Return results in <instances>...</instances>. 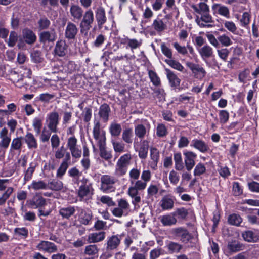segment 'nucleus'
Masks as SVG:
<instances>
[{
    "instance_id": "53",
    "label": "nucleus",
    "mask_w": 259,
    "mask_h": 259,
    "mask_svg": "<svg viewBox=\"0 0 259 259\" xmlns=\"http://www.w3.org/2000/svg\"><path fill=\"white\" fill-rule=\"evenodd\" d=\"M218 40L219 42L224 47H229L233 44L230 37L225 34L220 35L218 37Z\"/></svg>"
},
{
    "instance_id": "40",
    "label": "nucleus",
    "mask_w": 259,
    "mask_h": 259,
    "mask_svg": "<svg viewBox=\"0 0 259 259\" xmlns=\"http://www.w3.org/2000/svg\"><path fill=\"white\" fill-rule=\"evenodd\" d=\"M93 136L94 139L97 141L99 147L105 146L106 138L104 131L94 134Z\"/></svg>"
},
{
    "instance_id": "7",
    "label": "nucleus",
    "mask_w": 259,
    "mask_h": 259,
    "mask_svg": "<svg viewBox=\"0 0 259 259\" xmlns=\"http://www.w3.org/2000/svg\"><path fill=\"white\" fill-rule=\"evenodd\" d=\"M67 146L73 158L79 159L81 157L82 151L79 146L77 145V140L74 136H72L68 139Z\"/></svg>"
},
{
    "instance_id": "29",
    "label": "nucleus",
    "mask_w": 259,
    "mask_h": 259,
    "mask_svg": "<svg viewBox=\"0 0 259 259\" xmlns=\"http://www.w3.org/2000/svg\"><path fill=\"white\" fill-rule=\"evenodd\" d=\"M23 36L25 41L28 44L34 43L36 39V36L33 31L28 29L23 30Z\"/></svg>"
},
{
    "instance_id": "23",
    "label": "nucleus",
    "mask_w": 259,
    "mask_h": 259,
    "mask_svg": "<svg viewBox=\"0 0 259 259\" xmlns=\"http://www.w3.org/2000/svg\"><path fill=\"white\" fill-rule=\"evenodd\" d=\"M75 212V207L73 206L61 207L59 210V213L62 218L67 219H69L70 217L73 215Z\"/></svg>"
},
{
    "instance_id": "55",
    "label": "nucleus",
    "mask_w": 259,
    "mask_h": 259,
    "mask_svg": "<svg viewBox=\"0 0 259 259\" xmlns=\"http://www.w3.org/2000/svg\"><path fill=\"white\" fill-rule=\"evenodd\" d=\"M165 62L167 64H168L171 67L179 71L182 72L184 69V67H183V66L177 61L172 59H168L166 60Z\"/></svg>"
},
{
    "instance_id": "16",
    "label": "nucleus",
    "mask_w": 259,
    "mask_h": 259,
    "mask_svg": "<svg viewBox=\"0 0 259 259\" xmlns=\"http://www.w3.org/2000/svg\"><path fill=\"white\" fill-rule=\"evenodd\" d=\"M0 148L6 149L8 148L10 141V136H8V131L4 127L0 132Z\"/></svg>"
},
{
    "instance_id": "15",
    "label": "nucleus",
    "mask_w": 259,
    "mask_h": 259,
    "mask_svg": "<svg viewBox=\"0 0 259 259\" xmlns=\"http://www.w3.org/2000/svg\"><path fill=\"white\" fill-rule=\"evenodd\" d=\"M160 206L163 210H169L174 206V198L170 195L163 197L160 202Z\"/></svg>"
},
{
    "instance_id": "26",
    "label": "nucleus",
    "mask_w": 259,
    "mask_h": 259,
    "mask_svg": "<svg viewBox=\"0 0 259 259\" xmlns=\"http://www.w3.org/2000/svg\"><path fill=\"white\" fill-rule=\"evenodd\" d=\"M201 17L200 19H197L196 22L197 24L201 27H209L211 26L210 24H205L203 22L208 23L212 22V18L209 15V12L201 14Z\"/></svg>"
},
{
    "instance_id": "17",
    "label": "nucleus",
    "mask_w": 259,
    "mask_h": 259,
    "mask_svg": "<svg viewBox=\"0 0 259 259\" xmlns=\"http://www.w3.org/2000/svg\"><path fill=\"white\" fill-rule=\"evenodd\" d=\"M93 215L91 210L81 209L78 216L79 222L84 225L90 224Z\"/></svg>"
},
{
    "instance_id": "19",
    "label": "nucleus",
    "mask_w": 259,
    "mask_h": 259,
    "mask_svg": "<svg viewBox=\"0 0 259 259\" xmlns=\"http://www.w3.org/2000/svg\"><path fill=\"white\" fill-rule=\"evenodd\" d=\"M191 146L202 153H206L209 149V146L204 141L197 139L192 141Z\"/></svg>"
},
{
    "instance_id": "31",
    "label": "nucleus",
    "mask_w": 259,
    "mask_h": 259,
    "mask_svg": "<svg viewBox=\"0 0 259 259\" xmlns=\"http://www.w3.org/2000/svg\"><path fill=\"white\" fill-rule=\"evenodd\" d=\"M149 133V130L142 124H139L135 127V134L141 139L144 138Z\"/></svg>"
},
{
    "instance_id": "36",
    "label": "nucleus",
    "mask_w": 259,
    "mask_h": 259,
    "mask_svg": "<svg viewBox=\"0 0 259 259\" xmlns=\"http://www.w3.org/2000/svg\"><path fill=\"white\" fill-rule=\"evenodd\" d=\"M122 131L120 124L116 122H112L109 126V132L112 136L118 137Z\"/></svg>"
},
{
    "instance_id": "11",
    "label": "nucleus",
    "mask_w": 259,
    "mask_h": 259,
    "mask_svg": "<svg viewBox=\"0 0 259 259\" xmlns=\"http://www.w3.org/2000/svg\"><path fill=\"white\" fill-rule=\"evenodd\" d=\"M36 247L38 250L48 253L55 252L58 250L57 246L54 243L48 241H40Z\"/></svg>"
},
{
    "instance_id": "52",
    "label": "nucleus",
    "mask_w": 259,
    "mask_h": 259,
    "mask_svg": "<svg viewBox=\"0 0 259 259\" xmlns=\"http://www.w3.org/2000/svg\"><path fill=\"white\" fill-rule=\"evenodd\" d=\"M228 221L229 223L232 225L238 226L242 221L241 217L237 214H232L228 217Z\"/></svg>"
},
{
    "instance_id": "18",
    "label": "nucleus",
    "mask_w": 259,
    "mask_h": 259,
    "mask_svg": "<svg viewBox=\"0 0 259 259\" xmlns=\"http://www.w3.org/2000/svg\"><path fill=\"white\" fill-rule=\"evenodd\" d=\"M159 220L164 226H170L177 223V220L172 212L160 217Z\"/></svg>"
},
{
    "instance_id": "14",
    "label": "nucleus",
    "mask_w": 259,
    "mask_h": 259,
    "mask_svg": "<svg viewBox=\"0 0 259 259\" xmlns=\"http://www.w3.org/2000/svg\"><path fill=\"white\" fill-rule=\"evenodd\" d=\"M78 32L77 26L74 23L69 22L67 23L65 30V36L68 39H73Z\"/></svg>"
},
{
    "instance_id": "41",
    "label": "nucleus",
    "mask_w": 259,
    "mask_h": 259,
    "mask_svg": "<svg viewBox=\"0 0 259 259\" xmlns=\"http://www.w3.org/2000/svg\"><path fill=\"white\" fill-rule=\"evenodd\" d=\"M71 16L77 20H80L82 16L83 11L81 8L77 6H72L70 8Z\"/></svg>"
},
{
    "instance_id": "44",
    "label": "nucleus",
    "mask_w": 259,
    "mask_h": 259,
    "mask_svg": "<svg viewBox=\"0 0 259 259\" xmlns=\"http://www.w3.org/2000/svg\"><path fill=\"white\" fill-rule=\"evenodd\" d=\"M152 26L154 29L158 32H161L166 28V24L159 18H157L154 20Z\"/></svg>"
},
{
    "instance_id": "50",
    "label": "nucleus",
    "mask_w": 259,
    "mask_h": 259,
    "mask_svg": "<svg viewBox=\"0 0 259 259\" xmlns=\"http://www.w3.org/2000/svg\"><path fill=\"white\" fill-rule=\"evenodd\" d=\"M243 239L247 242H256L257 236L251 231H247L242 233Z\"/></svg>"
},
{
    "instance_id": "2",
    "label": "nucleus",
    "mask_w": 259,
    "mask_h": 259,
    "mask_svg": "<svg viewBox=\"0 0 259 259\" xmlns=\"http://www.w3.org/2000/svg\"><path fill=\"white\" fill-rule=\"evenodd\" d=\"M147 183L142 180H137L134 182L127 191V193L133 199L132 203L136 205L141 201V197L139 196V191L144 190L147 186Z\"/></svg>"
},
{
    "instance_id": "30",
    "label": "nucleus",
    "mask_w": 259,
    "mask_h": 259,
    "mask_svg": "<svg viewBox=\"0 0 259 259\" xmlns=\"http://www.w3.org/2000/svg\"><path fill=\"white\" fill-rule=\"evenodd\" d=\"M23 137H19L14 138L11 142L10 150L12 151H21L23 145Z\"/></svg>"
},
{
    "instance_id": "56",
    "label": "nucleus",
    "mask_w": 259,
    "mask_h": 259,
    "mask_svg": "<svg viewBox=\"0 0 259 259\" xmlns=\"http://www.w3.org/2000/svg\"><path fill=\"white\" fill-rule=\"evenodd\" d=\"M140 176V170L137 168H133L129 172L130 181L132 184L134 182L139 179Z\"/></svg>"
},
{
    "instance_id": "13",
    "label": "nucleus",
    "mask_w": 259,
    "mask_h": 259,
    "mask_svg": "<svg viewBox=\"0 0 259 259\" xmlns=\"http://www.w3.org/2000/svg\"><path fill=\"white\" fill-rule=\"evenodd\" d=\"M95 18L99 29L102 28L107 21L105 10L102 7L98 8L95 12Z\"/></svg>"
},
{
    "instance_id": "12",
    "label": "nucleus",
    "mask_w": 259,
    "mask_h": 259,
    "mask_svg": "<svg viewBox=\"0 0 259 259\" xmlns=\"http://www.w3.org/2000/svg\"><path fill=\"white\" fill-rule=\"evenodd\" d=\"M27 204L31 208H40L46 205V200L40 195L37 194L27 201Z\"/></svg>"
},
{
    "instance_id": "43",
    "label": "nucleus",
    "mask_w": 259,
    "mask_h": 259,
    "mask_svg": "<svg viewBox=\"0 0 259 259\" xmlns=\"http://www.w3.org/2000/svg\"><path fill=\"white\" fill-rule=\"evenodd\" d=\"M123 43L126 44L127 46L133 50L140 47L142 44V41L136 39H130L127 38L126 39H125L124 42Z\"/></svg>"
},
{
    "instance_id": "32",
    "label": "nucleus",
    "mask_w": 259,
    "mask_h": 259,
    "mask_svg": "<svg viewBox=\"0 0 259 259\" xmlns=\"http://www.w3.org/2000/svg\"><path fill=\"white\" fill-rule=\"evenodd\" d=\"M199 53L203 59L208 58L212 56L213 49L210 46L205 45L200 49Z\"/></svg>"
},
{
    "instance_id": "9",
    "label": "nucleus",
    "mask_w": 259,
    "mask_h": 259,
    "mask_svg": "<svg viewBox=\"0 0 259 259\" xmlns=\"http://www.w3.org/2000/svg\"><path fill=\"white\" fill-rule=\"evenodd\" d=\"M186 65L190 69L195 78L201 79L205 77L206 72L199 64L189 62H187Z\"/></svg>"
},
{
    "instance_id": "49",
    "label": "nucleus",
    "mask_w": 259,
    "mask_h": 259,
    "mask_svg": "<svg viewBox=\"0 0 259 259\" xmlns=\"http://www.w3.org/2000/svg\"><path fill=\"white\" fill-rule=\"evenodd\" d=\"M148 75L154 85L158 87L160 85L161 81L160 78L155 71L151 70H148Z\"/></svg>"
},
{
    "instance_id": "25",
    "label": "nucleus",
    "mask_w": 259,
    "mask_h": 259,
    "mask_svg": "<svg viewBox=\"0 0 259 259\" xmlns=\"http://www.w3.org/2000/svg\"><path fill=\"white\" fill-rule=\"evenodd\" d=\"M167 77L169 80L170 85L172 87H177L180 85L181 80L169 69H166Z\"/></svg>"
},
{
    "instance_id": "51",
    "label": "nucleus",
    "mask_w": 259,
    "mask_h": 259,
    "mask_svg": "<svg viewBox=\"0 0 259 259\" xmlns=\"http://www.w3.org/2000/svg\"><path fill=\"white\" fill-rule=\"evenodd\" d=\"M68 175L72 178L77 183L79 179L82 175V172L80 171L76 167L70 168L68 171Z\"/></svg>"
},
{
    "instance_id": "10",
    "label": "nucleus",
    "mask_w": 259,
    "mask_h": 259,
    "mask_svg": "<svg viewBox=\"0 0 259 259\" xmlns=\"http://www.w3.org/2000/svg\"><path fill=\"white\" fill-rule=\"evenodd\" d=\"M184 156V163L186 169L190 171L195 165V159L197 154L190 151H185L183 153Z\"/></svg>"
},
{
    "instance_id": "3",
    "label": "nucleus",
    "mask_w": 259,
    "mask_h": 259,
    "mask_svg": "<svg viewBox=\"0 0 259 259\" xmlns=\"http://www.w3.org/2000/svg\"><path fill=\"white\" fill-rule=\"evenodd\" d=\"M88 180L83 179V185H81L78 189V196L79 200L82 201H87L91 199L94 194V189L91 183L87 184Z\"/></svg>"
},
{
    "instance_id": "60",
    "label": "nucleus",
    "mask_w": 259,
    "mask_h": 259,
    "mask_svg": "<svg viewBox=\"0 0 259 259\" xmlns=\"http://www.w3.org/2000/svg\"><path fill=\"white\" fill-rule=\"evenodd\" d=\"M14 233L16 236L22 238H26L28 235V231L25 227L15 228Z\"/></svg>"
},
{
    "instance_id": "39",
    "label": "nucleus",
    "mask_w": 259,
    "mask_h": 259,
    "mask_svg": "<svg viewBox=\"0 0 259 259\" xmlns=\"http://www.w3.org/2000/svg\"><path fill=\"white\" fill-rule=\"evenodd\" d=\"M99 248L96 245H89L85 246L84 253L85 255L94 256H97Z\"/></svg>"
},
{
    "instance_id": "35",
    "label": "nucleus",
    "mask_w": 259,
    "mask_h": 259,
    "mask_svg": "<svg viewBox=\"0 0 259 259\" xmlns=\"http://www.w3.org/2000/svg\"><path fill=\"white\" fill-rule=\"evenodd\" d=\"M36 165L37 163L35 161L31 162L29 164V167L27 169L24 174V179L25 181H28L32 178Z\"/></svg>"
},
{
    "instance_id": "8",
    "label": "nucleus",
    "mask_w": 259,
    "mask_h": 259,
    "mask_svg": "<svg viewBox=\"0 0 259 259\" xmlns=\"http://www.w3.org/2000/svg\"><path fill=\"white\" fill-rule=\"evenodd\" d=\"M121 240V237L119 235H114L107 238L105 244L106 250L111 253L113 251L117 249Z\"/></svg>"
},
{
    "instance_id": "54",
    "label": "nucleus",
    "mask_w": 259,
    "mask_h": 259,
    "mask_svg": "<svg viewBox=\"0 0 259 259\" xmlns=\"http://www.w3.org/2000/svg\"><path fill=\"white\" fill-rule=\"evenodd\" d=\"M42 118L38 117H35L32 121L33 127L36 134L40 133L42 126Z\"/></svg>"
},
{
    "instance_id": "22",
    "label": "nucleus",
    "mask_w": 259,
    "mask_h": 259,
    "mask_svg": "<svg viewBox=\"0 0 259 259\" xmlns=\"http://www.w3.org/2000/svg\"><path fill=\"white\" fill-rule=\"evenodd\" d=\"M105 238V232L103 231L91 233L88 237L89 243H97L103 240Z\"/></svg>"
},
{
    "instance_id": "34",
    "label": "nucleus",
    "mask_w": 259,
    "mask_h": 259,
    "mask_svg": "<svg viewBox=\"0 0 259 259\" xmlns=\"http://www.w3.org/2000/svg\"><path fill=\"white\" fill-rule=\"evenodd\" d=\"M32 188L34 190H46L48 189V185L42 181H33L28 189Z\"/></svg>"
},
{
    "instance_id": "6",
    "label": "nucleus",
    "mask_w": 259,
    "mask_h": 259,
    "mask_svg": "<svg viewBox=\"0 0 259 259\" xmlns=\"http://www.w3.org/2000/svg\"><path fill=\"white\" fill-rule=\"evenodd\" d=\"M59 115L56 111H52L47 114L46 118V123L49 130L52 133L58 132V126L59 124Z\"/></svg>"
},
{
    "instance_id": "46",
    "label": "nucleus",
    "mask_w": 259,
    "mask_h": 259,
    "mask_svg": "<svg viewBox=\"0 0 259 259\" xmlns=\"http://www.w3.org/2000/svg\"><path fill=\"white\" fill-rule=\"evenodd\" d=\"M169 253H178L182 249V245L174 242H170L167 245Z\"/></svg>"
},
{
    "instance_id": "48",
    "label": "nucleus",
    "mask_w": 259,
    "mask_h": 259,
    "mask_svg": "<svg viewBox=\"0 0 259 259\" xmlns=\"http://www.w3.org/2000/svg\"><path fill=\"white\" fill-rule=\"evenodd\" d=\"M192 7L197 13L201 14L209 12V7L204 2H200L198 6L193 5Z\"/></svg>"
},
{
    "instance_id": "33",
    "label": "nucleus",
    "mask_w": 259,
    "mask_h": 259,
    "mask_svg": "<svg viewBox=\"0 0 259 259\" xmlns=\"http://www.w3.org/2000/svg\"><path fill=\"white\" fill-rule=\"evenodd\" d=\"M149 148L148 142L146 140L142 142L141 146L138 151L139 156L141 159H145L147 156Z\"/></svg>"
},
{
    "instance_id": "21",
    "label": "nucleus",
    "mask_w": 259,
    "mask_h": 259,
    "mask_svg": "<svg viewBox=\"0 0 259 259\" xmlns=\"http://www.w3.org/2000/svg\"><path fill=\"white\" fill-rule=\"evenodd\" d=\"M23 140L26 143L28 149H33L37 148V140L31 133H27L23 137Z\"/></svg>"
},
{
    "instance_id": "38",
    "label": "nucleus",
    "mask_w": 259,
    "mask_h": 259,
    "mask_svg": "<svg viewBox=\"0 0 259 259\" xmlns=\"http://www.w3.org/2000/svg\"><path fill=\"white\" fill-rule=\"evenodd\" d=\"M63 186L62 181L56 179H53L48 185V189L54 191L60 190Z\"/></svg>"
},
{
    "instance_id": "42",
    "label": "nucleus",
    "mask_w": 259,
    "mask_h": 259,
    "mask_svg": "<svg viewBox=\"0 0 259 259\" xmlns=\"http://www.w3.org/2000/svg\"><path fill=\"white\" fill-rule=\"evenodd\" d=\"M133 130L132 128H126L123 130L122 134V140L127 144L133 142Z\"/></svg>"
},
{
    "instance_id": "27",
    "label": "nucleus",
    "mask_w": 259,
    "mask_h": 259,
    "mask_svg": "<svg viewBox=\"0 0 259 259\" xmlns=\"http://www.w3.org/2000/svg\"><path fill=\"white\" fill-rule=\"evenodd\" d=\"M110 112V108L107 104H104L100 106L99 114L104 122H106L108 120Z\"/></svg>"
},
{
    "instance_id": "58",
    "label": "nucleus",
    "mask_w": 259,
    "mask_h": 259,
    "mask_svg": "<svg viewBox=\"0 0 259 259\" xmlns=\"http://www.w3.org/2000/svg\"><path fill=\"white\" fill-rule=\"evenodd\" d=\"M169 180L171 184L176 185L179 182V174L175 170H172L169 174Z\"/></svg>"
},
{
    "instance_id": "59",
    "label": "nucleus",
    "mask_w": 259,
    "mask_h": 259,
    "mask_svg": "<svg viewBox=\"0 0 259 259\" xmlns=\"http://www.w3.org/2000/svg\"><path fill=\"white\" fill-rule=\"evenodd\" d=\"M69 166V164L62 162L59 167L57 169L56 176L58 178H62L66 173V171Z\"/></svg>"
},
{
    "instance_id": "20",
    "label": "nucleus",
    "mask_w": 259,
    "mask_h": 259,
    "mask_svg": "<svg viewBox=\"0 0 259 259\" xmlns=\"http://www.w3.org/2000/svg\"><path fill=\"white\" fill-rule=\"evenodd\" d=\"M67 45L66 41L63 40H60L56 42L54 52L56 55L63 57L66 55L67 52Z\"/></svg>"
},
{
    "instance_id": "63",
    "label": "nucleus",
    "mask_w": 259,
    "mask_h": 259,
    "mask_svg": "<svg viewBox=\"0 0 259 259\" xmlns=\"http://www.w3.org/2000/svg\"><path fill=\"white\" fill-rule=\"evenodd\" d=\"M167 134V129L163 124H158L156 128V134L158 137H163Z\"/></svg>"
},
{
    "instance_id": "47",
    "label": "nucleus",
    "mask_w": 259,
    "mask_h": 259,
    "mask_svg": "<svg viewBox=\"0 0 259 259\" xmlns=\"http://www.w3.org/2000/svg\"><path fill=\"white\" fill-rule=\"evenodd\" d=\"M10 201L7 202V206L2 208L1 210V214L5 217L13 216L16 213L15 209L10 205Z\"/></svg>"
},
{
    "instance_id": "57",
    "label": "nucleus",
    "mask_w": 259,
    "mask_h": 259,
    "mask_svg": "<svg viewBox=\"0 0 259 259\" xmlns=\"http://www.w3.org/2000/svg\"><path fill=\"white\" fill-rule=\"evenodd\" d=\"M206 172V167L205 165L200 162L198 163L194 168V175L195 176H200Z\"/></svg>"
},
{
    "instance_id": "61",
    "label": "nucleus",
    "mask_w": 259,
    "mask_h": 259,
    "mask_svg": "<svg viewBox=\"0 0 259 259\" xmlns=\"http://www.w3.org/2000/svg\"><path fill=\"white\" fill-rule=\"evenodd\" d=\"M219 116L220 123L225 124L228 121L229 113L227 111L222 110L219 111Z\"/></svg>"
},
{
    "instance_id": "24",
    "label": "nucleus",
    "mask_w": 259,
    "mask_h": 259,
    "mask_svg": "<svg viewBox=\"0 0 259 259\" xmlns=\"http://www.w3.org/2000/svg\"><path fill=\"white\" fill-rule=\"evenodd\" d=\"M173 46L177 52L182 55H185L187 54L188 50L192 55L194 53V49L189 45H187L186 47L182 46L179 43L176 42L173 44Z\"/></svg>"
},
{
    "instance_id": "1",
    "label": "nucleus",
    "mask_w": 259,
    "mask_h": 259,
    "mask_svg": "<svg viewBox=\"0 0 259 259\" xmlns=\"http://www.w3.org/2000/svg\"><path fill=\"white\" fill-rule=\"evenodd\" d=\"M132 156L129 153L123 155L118 159L114 172V176L115 178L122 177L126 174Z\"/></svg>"
},
{
    "instance_id": "28",
    "label": "nucleus",
    "mask_w": 259,
    "mask_h": 259,
    "mask_svg": "<svg viewBox=\"0 0 259 259\" xmlns=\"http://www.w3.org/2000/svg\"><path fill=\"white\" fill-rule=\"evenodd\" d=\"M56 38V34L53 31H44L40 34L39 39L41 42L54 41Z\"/></svg>"
},
{
    "instance_id": "45",
    "label": "nucleus",
    "mask_w": 259,
    "mask_h": 259,
    "mask_svg": "<svg viewBox=\"0 0 259 259\" xmlns=\"http://www.w3.org/2000/svg\"><path fill=\"white\" fill-rule=\"evenodd\" d=\"M228 249L232 252H236L243 249L242 244L237 241H232L228 244Z\"/></svg>"
},
{
    "instance_id": "64",
    "label": "nucleus",
    "mask_w": 259,
    "mask_h": 259,
    "mask_svg": "<svg viewBox=\"0 0 259 259\" xmlns=\"http://www.w3.org/2000/svg\"><path fill=\"white\" fill-rule=\"evenodd\" d=\"M113 148L116 152L122 153L125 151V144L121 142H113L112 143Z\"/></svg>"
},
{
    "instance_id": "4",
    "label": "nucleus",
    "mask_w": 259,
    "mask_h": 259,
    "mask_svg": "<svg viewBox=\"0 0 259 259\" xmlns=\"http://www.w3.org/2000/svg\"><path fill=\"white\" fill-rule=\"evenodd\" d=\"M115 177L105 175L101 178L100 189L104 193H110L115 191L114 185L117 182Z\"/></svg>"
},
{
    "instance_id": "62",
    "label": "nucleus",
    "mask_w": 259,
    "mask_h": 259,
    "mask_svg": "<svg viewBox=\"0 0 259 259\" xmlns=\"http://www.w3.org/2000/svg\"><path fill=\"white\" fill-rule=\"evenodd\" d=\"M225 27L233 34H237V27L232 21H226L224 23Z\"/></svg>"
},
{
    "instance_id": "37",
    "label": "nucleus",
    "mask_w": 259,
    "mask_h": 259,
    "mask_svg": "<svg viewBox=\"0 0 259 259\" xmlns=\"http://www.w3.org/2000/svg\"><path fill=\"white\" fill-rule=\"evenodd\" d=\"M14 188L12 187H8L6 191L0 196V206L3 205L7 200L10 197L14 192Z\"/></svg>"
},
{
    "instance_id": "5",
    "label": "nucleus",
    "mask_w": 259,
    "mask_h": 259,
    "mask_svg": "<svg viewBox=\"0 0 259 259\" xmlns=\"http://www.w3.org/2000/svg\"><path fill=\"white\" fill-rule=\"evenodd\" d=\"M94 20L93 12L90 9L86 11L83 15L82 20L79 25L81 33L87 35L88 31L91 28Z\"/></svg>"
}]
</instances>
